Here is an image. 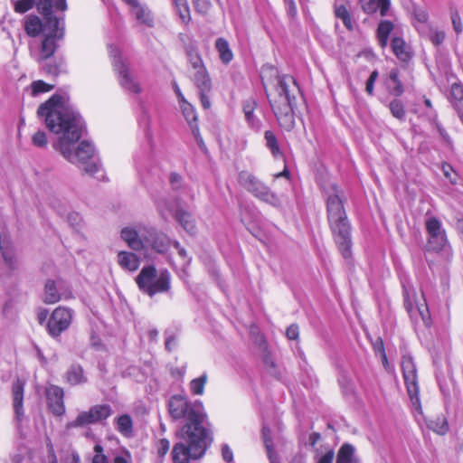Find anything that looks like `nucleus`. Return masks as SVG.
I'll return each mask as SVG.
<instances>
[{
	"instance_id": "nucleus-1",
	"label": "nucleus",
	"mask_w": 463,
	"mask_h": 463,
	"mask_svg": "<svg viewBox=\"0 0 463 463\" xmlns=\"http://www.w3.org/2000/svg\"><path fill=\"white\" fill-rule=\"evenodd\" d=\"M37 114L44 118L50 131L60 135L53 146L66 160L78 165L89 175L103 177L102 175H99L102 168L92 144L83 140L75 146L82 136L84 123L79 112L68 104L64 97L52 96L40 105Z\"/></svg>"
},
{
	"instance_id": "nucleus-2",
	"label": "nucleus",
	"mask_w": 463,
	"mask_h": 463,
	"mask_svg": "<svg viewBox=\"0 0 463 463\" xmlns=\"http://www.w3.org/2000/svg\"><path fill=\"white\" fill-rule=\"evenodd\" d=\"M298 94L299 88L290 75L279 76L277 87L268 94L277 119L286 130H291L295 126L294 108Z\"/></svg>"
},
{
	"instance_id": "nucleus-3",
	"label": "nucleus",
	"mask_w": 463,
	"mask_h": 463,
	"mask_svg": "<svg viewBox=\"0 0 463 463\" xmlns=\"http://www.w3.org/2000/svg\"><path fill=\"white\" fill-rule=\"evenodd\" d=\"M330 189L326 203L328 222L339 250L347 259L351 256V227L343 206L342 192L335 184Z\"/></svg>"
},
{
	"instance_id": "nucleus-4",
	"label": "nucleus",
	"mask_w": 463,
	"mask_h": 463,
	"mask_svg": "<svg viewBox=\"0 0 463 463\" xmlns=\"http://www.w3.org/2000/svg\"><path fill=\"white\" fill-rule=\"evenodd\" d=\"M52 7V0H42L37 5L38 10L45 16V28L48 29V33L42 42L40 52L35 57L38 62H43L52 56L57 48L56 40L63 36L62 18L53 14Z\"/></svg>"
},
{
	"instance_id": "nucleus-5",
	"label": "nucleus",
	"mask_w": 463,
	"mask_h": 463,
	"mask_svg": "<svg viewBox=\"0 0 463 463\" xmlns=\"http://www.w3.org/2000/svg\"><path fill=\"white\" fill-rule=\"evenodd\" d=\"M136 283L143 293L153 297L169 291L171 276L166 269L158 271L155 266L148 265L142 268L136 278Z\"/></svg>"
},
{
	"instance_id": "nucleus-6",
	"label": "nucleus",
	"mask_w": 463,
	"mask_h": 463,
	"mask_svg": "<svg viewBox=\"0 0 463 463\" xmlns=\"http://www.w3.org/2000/svg\"><path fill=\"white\" fill-rule=\"evenodd\" d=\"M184 431L187 433V444H175L171 453L174 463H190L203 456L202 429L190 424Z\"/></svg>"
},
{
	"instance_id": "nucleus-7",
	"label": "nucleus",
	"mask_w": 463,
	"mask_h": 463,
	"mask_svg": "<svg viewBox=\"0 0 463 463\" xmlns=\"http://www.w3.org/2000/svg\"><path fill=\"white\" fill-rule=\"evenodd\" d=\"M109 54L113 69L118 74L121 88L129 93L139 94L142 91V88L137 78L131 72L128 59L124 57L121 51L113 44L109 45Z\"/></svg>"
},
{
	"instance_id": "nucleus-8",
	"label": "nucleus",
	"mask_w": 463,
	"mask_h": 463,
	"mask_svg": "<svg viewBox=\"0 0 463 463\" xmlns=\"http://www.w3.org/2000/svg\"><path fill=\"white\" fill-rule=\"evenodd\" d=\"M239 182L249 193L259 200L276 208L281 206V201L279 195L251 173L241 171L239 174Z\"/></svg>"
},
{
	"instance_id": "nucleus-9",
	"label": "nucleus",
	"mask_w": 463,
	"mask_h": 463,
	"mask_svg": "<svg viewBox=\"0 0 463 463\" xmlns=\"http://www.w3.org/2000/svg\"><path fill=\"white\" fill-rule=\"evenodd\" d=\"M169 412L174 419L187 418V422L184 425L182 430L184 439L187 441V433L184 431L186 426L192 424L198 425L199 429L203 430L202 415L199 411L195 410L185 398L180 395H175L170 398L168 402Z\"/></svg>"
},
{
	"instance_id": "nucleus-10",
	"label": "nucleus",
	"mask_w": 463,
	"mask_h": 463,
	"mask_svg": "<svg viewBox=\"0 0 463 463\" xmlns=\"http://www.w3.org/2000/svg\"><path fill=\"white\" fill-rule=\"evenodd\" d=\"M404 307L412 319L420 318L424 325L429 326L430 315L429 308L423 294L416 296L414 290H404Z\"/></svg>"
},
{
	"instance_id": "nucleus-11",
	"label": "nucleus",
	"mask_w": 463,
	"mask_h": 463,
	"mask_svg": "<svg viewBox=\"0 0 463 463\" xmlns=\"http://www.w3.org/2000/svg\"><path fill=\"white\" fill-rule=\"evenodd\" d=\"M173 88L178 98L179 106L182 111V114L189 127V129L194 136V137L196 139L198 145L201 146L203 144V139L201 137L200 134V128H199V117L196 113L194 108L192 104H190L183 96L179 86L175 81L173 82Z\"/></svg>"
},
{
	"instance_id": "nucleus-12",
	"label": "nucleus",
	"mask_w": 463,
	"mask_h": 463,
	"mask_svg": "<svg viewBox=\"0 0 463 463\" xmlns=\"http://www.w3.org/2000/svg\"><path fill=\"white\" fill-rule=\"evenodd\" d=\"M425 228L429 235L428 249L433 251L443 250L448 246V239L441 222L436 217H429L425 221Z\"/></svg>"
},
{
	"instance_id": "nucleus-13",
	"label": "nucleus",
	"mask_w": 463,
	"mask_h": 463,
	"mask_svg": "<svg viewBox=\"0 0 463 463\" xmlns=\"http://www.w3.org/2000/svg\"><path fill=\"white\" fill-rule=\"evenodd\" d=\"M112 414V409L109 404H98L89 411H81L77 418L69 423V427L80 428L90 424H95L108 419Z\"/></svg>"
},
{
	"instance_id": "nucleus-14",
	"label": "nucleus",
	"mask_w": 463,
	"mask_h": 463,
	"mask_svg": "<svg viewBox=\"0 0 463 463\" xmlns=\"http://www.w3.org/2000/svg\"><path fill=\"white\" fill-rule=\"evenodd\" d=\"M73 317V310L64 307H56L47 324L49 334L53 336H59L62 332L67 330L71 324Z\"/></svg>"
},
{
	"instance_id": "nucleus-15",
	"label": "nucleus",
	"mask_w": 463,
	"mask_h": 463,
	"mask_svg": "<svg viewBox=\"0 0 463 463\" xmlns=\"http://www.w3.org/2000/svg\"><path fill=\"white\" fill-rule=\"evenodd\" d=\"M149 229L144 226L126 227L121 231V238L129 248L138 251L146 248V238Z\"/></svg>"
},
{
	"instance_id": "nucleus-16",
	"label": "nucleus",
	"mask_w": 463,
	"mask_h": 463,
	"mask_svg": "<svg viewBox=\"0 0 463 463\" xmlns=\"http://www.w3.org/2000/svg\"><path fill=\"white\" fill-rule=\"evenodd\" d=\"M402 368L403 372V378L407 386L408 393L411 401L419 402L418 398V382L417 371L412 358L409 355H404L402 361Z\"/></svg>"
},
{
	"instance_id": "nucleus-17",
	"label": "nucleus",
	"mask_w": 463,
	"mask_h": 463,
	"mask_svg": "<svg viewBox=\"0 0 463 463\" xmlns=\"http://www.w3.org/2000/svg\"><path fill=\"white\" fill-rule=\"evenodd\" d=\"M157 208L163 218L166 219L168 215H174L188 233L194 232L195 227L194 220L191 214L188 213L187 212H184L183 210L173 211L171 209H167L166 203L164 201L158 202Z\"/></svg>"
},
{
	"instance_id": "nucleus-18",
	"label": "nucleus",
	"mask_w": 463,
	"mask_h": 463,
	"mask_svg": "<svg viewBox=\"0 0 463 463\" xmlns=\"http://www.w3.org/2000/svg\"><path fill=\"white\" fill-rule=\"evenodd\" d=\"M47 405L50 411L56 416H61L65 412L63 402L64 392L62 388L51 385L46 389Z\"/></svg>"
},
{
	"instance_id": "nucleus-19",
	"label": "nucleus",
	"mask_w": 463,
	"mask_h": 463,
	"mask_svg": "<svg viewBox=\"0 0 463 463\" xmlns=\"http://www.w3.org/2000/svg\"><path fill=\"white\" fill-rule=\"evenodd\" d=\"M71 297V293L67 289H62V282L61 281H54V280H47L44 287V298L43 301L46 304H54L58 302L60 299L70 298Z\"/></svg>"
},
{
	"instance_id": "nucleus-20",
	"label": "nucleus",
	"mask_w": 463,
	"mask_h": 463,
	"mask_svg": "<svg viewBox=\"0 0 463 463\" xmlns=\"http://www.w3.org/2000/svg\"><path fill=\"white\" fill-rule=\"evenodd\" d=\"M171 245L170 239L163 234L156 232L154 229H149L146 238V248L150 247L158 253H165Z\"/></svg>"
},
{
	"instance_id": "nucleus-21",
	"label": "nucleus",
	"mask_w": 463,
	"mask_h": 463,
	"mask_svg": "<svg viewBox=\"0 0 463 463\" xmlns=\"http://www.w3.org/2000/svg\"><path fill=\"white\" fill-rule=\"evenodd\" d=\"M24 391V383L21 380L18 379L15 382H14L12 386L13 407L15 418L18 421H21L24 415L23 407Z\"/></svg>"
},
{
	"instance_id": "nucleus-22",
	"label": "nucleus",
	"mask_w": 463,
	"mask_h": 463,
	"mask_svg": "<svg viewBox=\"0 0 463 463\" xmlns=\"http://www.w3.org/2000/svg\"><path fill=\"white\" fill-rule=\"evenodd\" d=\"M45 19V16L43 15ZM45 21L43 22L37 15L30 14L24 18V28L25 33L30 37H37L42 33H48V29L45 28Z\"/></svg>"
},
{
	"instance_id": "nucleus-23",
	"label": "nucleus",
	"mask_w": 463,
	"mask_h": 463,
	"mask_svg": "<svg viewBox=\"0 0 463 463\" xmlns=\"http://www.w3.org/2000/svg\"><path fill=\"white\" fill-rule=\"evenodd\" d=\"M361 8L366 14H374L378 10L382 16L387 14L390 8V0H360Z\"/></svg>"
},
{
	"instance_id": "nucleus-24",
	"label": "nucleus",
	"mask_w": 463,
	"mask_h": 463,
	"mask_svg": "<svg viewBox=\"0 0 463 463\" xmlns=\"http://www.w3.org/2000/svg\"><path fill=\"white\" fill-rule=\"evenodd\" d=\"M66 383L71 385L83 384L88 382L87 376L84 374V370L81 365L78 364H71L64 375Z\"/></svg>"
},
{
	"instance_id": "nucleus-25",
	"label": "nucleus",
	"mask_w": 463,
	"mask_h": 463,
	"mask_svg": "<svg viewBox=\"0 0 463 463\" xmlns=\"http://www.w3.org/2000/svg\"><path fill=\"white\" fill-rule=\"evenodd\" d=\"M118 263L123 269L136 271L139 267L140 261L138 257L133 252L119 251L118 253Z\"/></svg>"
},
{
	"instance_id": "nucleus-26",
	"label": "nucleus",
	"mask_w": 463,
	"mask_h": 463,
	"mask_svg": "<svg viewBox=\"0 0 463 463\" xmlns=\"http://www.w3.org/2000/svg\"><path fill=\"white\" fill-rule=\"evenodd\" d=\"M413 24L417 31L420 34H425L427 33V29L430 26L429 22V13L423 7H415L413 9Z\"/></svg>"
},
{
	"instance_id": "nucleus-27",
	"label": "nucleus",
	"mask_w": 463,
	"mask_h": 463,
	"mask_svg": "<svg viewBox=\"0 0 463 463\" xmlns=\"http://www.w3.org/2000/svg\"><path fill=\"white\" fill-rule=\"evenodd\" d=\"M336 463H360L355 448L349 443H344L337 451Z\"/></svg>"
},
{
	"instance_id": "nucleus-28",
	"label": "nucleus",
	"mask_w": 463,
	"mask_h": 463,
	"mask_svg": "<svg viewBox=\"0 0 463 463\" xmlns=\"http://www.w3.org/2000/svg\"><path fill=\"white\" fill-rule=\"evenodd\" d=\"M392 49L395 56L402 61H407L411 58L410 46L400 37L392 40Z\"/></svg>"
},
{
	"instance_id": "nucleus-29",
	"label": "nucleus",
	"mask_w": 463,
	"mask_h": 463,
	"mask_svg": "<svg viewBox=\"0 0 463 463\" xmlns=\"http://www.w3.org/2000/svg\"><path fill=\"white\" fill-rule=\"evenodd\" d=\"M131 14L135 16V18L140 23L148 27H153L154 25V18L150 10L141 4L131 8Z\"/></svg>"
},
{
	"instance_id": "nucleus-30",
	"label": "nucleus",
	"mask_w": 463,
	"mask_h": 463,
	"mask_svg": "<svg viewBox=\"0 0 463 463\" xmlns=\"http://www.w3.org/2000/svg\"><path fill=\"white\" fill-rule=\"evenodd\" d=\"M215 48L222 63L228 64L232 61L233 53L225 39L218 38L215 42Z\"/></svg>"
},
{
	"instance_id": "nucleus-31",
	"label": "nucleus",
	"mask_w": 463,
	"mask_h": 463,
	"mask_svg": "<svg viewBox=\"0 0 463 463\" xmlns=\"http://www.w3.org/2000/svg\"><path fill=\"white\" fill-rule=\"evenodd\" d=\"M257 107V102L254 99H248L243 102L242 109L245 119L252 128H259V120L254 116V110Z\"/></svg>"
},
{
	"instance_id": "nucleus-32",
	"label": "nucleus",
	"mask_w": 463,
	"mask_h": 463,
	"mask_svg": "<svg viewBox=\"0 0 463 463\" xmlns=\"http://www.w3.org/2000/svg\"><path fill=\"white\" fill-rule=\"evenodd\" d=\"M449 101L458 112L463 111V85L454 83L450 89Z\"/></svg>"
},
{
	"instance_id": "nucleus-33",
	"label": "nucleus",
	"mask_w": 463,
	"mask_h": 463,
	"mask_svg": "<svg viewBox=\"0 0 463 463\" xmlns=\"http://www.w3.org/2000/svg\"><path fill=\"white\" fill-rule=\"evenodd\" d=\"M392 30L393 24L389 21H383L379 24L377 36L382 48H385L387 46L388 38Z\"/></svg>"
},
{
	"instance_id": "nucleus-34",
	"label": "nucleus",
	"mask_w": 463,
	"mask_h": 463,
	"mask_svg": "<svg viewBox=\"0 0 463 463\" xmlns=\"http://www.w3.org/2000/svg\"><path fill=\"white\" fill-rule=\"evenodd\" d=\"M335 458V451L328 446H324L320 449H317L314 457L316 463H333Z\"/></svg>"
},
{
	"instance_id": "nucleus-35",
	"label": "nucleus",
	"mask_w": 463,
	"mask_h": 463,
	"mask_svg": "<svg viewBox=\"0 0 463 463\" xmlns=\"http://www.w3.org/2000/svg\"><path fill=\"white\" fill-rule=\"evenodd\" d=\"M262 437L264 439L265 447L267 449L268 457L270 463H279V459L273 449V445L270 437V430L267 427L262 428Z\"/></svg>"
},
{
	"instance_id": "nucleus-36",
	"label": "nucleus",
	"mask_w": 463,
	"mask_h": 463,
	"mask_svg": "<svg viewBox=\"0 0 463 463\" xmlns=\"http://www.w3.org/2000/svg\"><path fill=\"white\" fill-rule=\"evenodd\" d=\"M117 430L125 436H128L133 430L132 419L129 415L124 414L117 419Z\"/></svg>"
},
{
	"instance_id": "nucleus-37",
	"label": "nucleus",
	"mask_w": 463,
	"mask_h": 463,
	"mask_svg": "<svg viewBox=\"0 0 463 463\" xmlns=\"http://www.w3.org/2000/svg\"><path fill=\"white\" fill-rule=\"evenodd\" d=\"M264 137L266 140V146L270 150L271 154L275 157L280 156L282 154L275 134L272 131L268 130L265 132Z\"/></svg>"
},
{
	"instance_id": "nucleus-38",
	"label": "nucleus",
	"mask_w": 463,
	"mask_h": 463,
	"mask_svg": "<svg viewBox=\"0 0 463 463\" xmlns=\"http://www.w3.org/2000/svg\"><path fill=\"white\" fill-rule=\"evenodd\" d=\"M389 109H390L392 115L395 118H397L401 121L405 120L406 111H405L404 104L402 103V100L393 99L392 101L390 102Z\"/></svg>"
},
{
	"instance_id": "nucleus-39",
	"label": "nucleus",
	"mask_w": 463,
	"mask_h": 463,
	"mask_svg": "<svg viewBox=\"0 0 463 463\" xmlns=\"http://www.w3.org/2000/svg\"><path fill=\"white\" fill-rule=\"evenodd\" d=\"M186 53L190 63L194 69H200L202 65V59L198 51V46L190 43L186 47Z\"/></svg>"
},
{
	"instance_id": "nucleus-40",
	"label": "nucleus",
	"mask_w": 463,
	"mask_h": 463,
	"mask_svg": "<svg viewBox=\"0 0 463 463\" xmlns=\"http://www.w3.org/2000/svg\"><path fill=\"white\" fill-rule=\"evenodd\" d=\"M335 14L337 18L341 19L345 25V27L349 30L353 29V23L350 16V14L347 8L344 5H335Z\"/></svg>"
},
{
	"instance_id": "nucleus-41",
	"label": "nucleus",
	"mask_w": 463,
	"mask_h": 463,
	"mask_svg": "<svg viewBox=\"0 0 463 463\" xmlns=\"http://www.w3.org/2000/svg\"><path fill=\"white\" fill-rule=\"evenodd\" d=\"M436 46L441 44L446 37L445 32L437 28L429 27L424 34Z\"/></svg>"
},
{
	"instance_id": "nucleus-42",
	"label": "nucleus",
	"mask_w": 463,
	"mask_h": 463,
	"mask_svg": "<svg viewBox=\"0 0 463 463\" xmlns=\"http://www.w3.org/2000/svg\"><path fill=\"white\" fill-rule=\"evenodd\" d=\"M175 9L184 23H187L190 20V12L186 0H174Z\"/></svg>"
},
{
	"instance_id": "nucleus-43",
	"label": "nucleus",
	"mask_w": 463,
	"mask_h": 463,
	"mask_svg": "<svg viewBox=\"0 0 463 463\" xmlns=\"http://www.w3.org/2000/svg\"><path fill=\"white\" fill-rule=\"evenodd\" d=\"M430 428L439 435H444L449 430L448 423L445 419L439 418L436 420H432L430 423Z\"/></svg>"
},
{
	"instance_id": "nucleus-44",
	"label": "nucleus",
	"mask_w": 463,
	"mask_h": 463,
	"mask_svg": "<svg viewBox=\"0 0 463 463\" xmlns=\"http://www.w3.org/2000/svg\"><path fill=\"white\" fill-rule=\"evenodd\" d=\"M33 95L48 92L53 89V85L47 84L43 80H35L31 84Z\"/></svg>"
},
{
	"instance_id": "nucleus-45",
	"label": "nucleus",
	"mask_w": 463,
	"mask_h": 463,
	"mask_svg": "<svg viewBox=\"0 0 463 463\" xmlns=\"http://www.w3.org/2000/svg\"><path fill=\"white\" fill-rule=\"evenodd\" d=\"M35 5V0H18L14 2V11L24 14L31 10Z\"/></svg>"
},
{
	"instance_id": "nucleus-46",
	"label": "nucleus",
	"mask_w": 463,
	"mask_h": 463,
	"mask_svg": "<svg viewBox=\"0 0 463 463\" xmlns=\"http://www.w3.org/2000/svg\"><path fill=\"white\" fill-rule=\"evenodd\" d=\"M32 142L37 147H45L48 143L45 132L43 130H38L33 136Z\"/></svg>"
},
{
	"instance_id": "nucleus-47",
	"label": "nucleus",
	"mask_w": 463,
	"mask_h": 463,
	"mask_svg": "<svg viewBox=\"0 0 463 463\" xmlns=\"http://www.w3.org/2000/svg\"><path fill=\"white\" fill-rule=\"evenodd\" d=\"M170 448V442L166 439H161L156 445L157 455L163 460L164 457L167 454Z\"/></svg>"
},
{
	"instance_id": "nucleus-48",
	"label": "nucleus",
	"mask_w": 463,
	"mask_h": 463,
	"mask_svg": "<svg viewBox=\"0 0 463 463\" xmlns=\"http://www.w3.org/2000/svg\"><path fill=\"white\" fill-rule=\"evenodd\" d=\"M43 69L46 73L56 76L61 71V64L57 63L56 61H50L43 65Z\"/></svg>"
},
{
	"instance_id": "nucleus-49",
	"label": "nucleus",
	"mask_w": 463,
	"mask_h": 463,
	"mask_svg": "<svg viewBox=\"0 0 463 463\" xmlns=\"http://www.w3.org/2000/svg\"><path fill=\"white\" fill-rule=\"evenodd\" d=\"M451 22L454 31L457 34H459L463 31V26L461 23L460 16L458 12H453L451 14Z\"/></svg>"
},
{
	"instance_id": "nucleus-50",
	"label": "nucleus",
	"mask_w": 463,
	"mask_h": 463,
	"mask_svg": "<svg viewBox=\"0 0 463 463\" xmlns=\"http://www.w3.org/2000/svg\"><path fill=\"white\" fill-rule=\"evenodd\" d=\"M191 391L194 394L203 392V377H198L191 382Z\"/></svg>"
},
{
	"instance_id": "nucleus-51",
	"label": "nucleus",
	"mask_w": 463,
	"mask_h": 463,
	"mask_svg": "<svg viewBox=\"0 0 463 463\" xmlns=\"http://www.w3.org/2000/svg\"><path fill=\"white\" fill-rule=\"evenodd\" d=\"M113 463H132L131 454L128 451H124L114 458Z\"/></svg>"
},
{
	"instance_id": "nucleus-52",
	"label": "nucleus",
	"mask_w": 463,
	"mask_h": 463,
	"mask_svg": "<svg viewBox=\"0 0 463 463\" xmlns=\"http://www.w3.org/2000/svg\"><path fill=\"white\" fill-rule=\"evenodd\" d=\"M441 170L444 175L449 179L452 184H456V179L452 178L453 168L447 163L442 164Z\"/></svg>"
},
{
	"instance_id": "nucleus-53",
	"label": "nucleus",
	"mask_w": 463,
	"mask_h": 463,
	"mask_svg": "<svg viewBox=\"0 0 463 463\" xmlns=\"http://www.w3.org/2000/svg\"><path fill=\"white\" fill-rule=\"evenodd\" d=\"M286 335H287L288 339L296 340L298 337V335H299V331H298V326L291 325L290 326H288L287 331H286Z\"/></svg>"
},
{
	"instance_id": "nucleus-54",
	"label": "nucleus",
	"mask_w": 463,
	"mask_h": 463,
	"mask_svg": "<svg viewBox=\"0 0 463 463\" xmlns=\"http://www.w3.org/2000/svg\"><path fill=\"white\" fill-rule=\"evenodd\" d=\"M169 181L174 190H177L181 186L182 178L176 173H172L170 175Z\"/></svg>"
},
{
	"instance_id": "nucleus-55",
	"label": "nucleus",
	"mask_w": 463,
	"mask_h": 463,
	"mask_svg": "<svg viewBox=\"0 0 463 463\" xmlns=\"http://www.w3.org/2000/svg\"><path fill=\"white\" fill-rule=\"evenodd\" d=\"M390 93L399 97L403 93V86L401 81L393 82V87L390 88Z\"/></svg>"
},
{
	"instance_id": "nucleus-56",
	"label": "nucleus",
	"mask_w": 463,
	"mask_h": 463,
	"mask_svg": "<svg viewBox=\"0 0 463 463\" xmlns=\"http://www.w3.org/2000/svg\"><path fill=\"white\" fill-rule=\"evenodd\" d=\"M222 458L227 462H232L233 459V454L228 445H223L222 449Z\"/></svg>"
},
{
	"instance_id": "nucleus-57",
	"label": "nucleus",
	"mask_w": 463,
	"mask_h": 463,
	"mask_svg": "<svg viewBox=\"0 0 463 463\" xmlns=\"http://www.w3.org/2000/svg\"><path fill=\"white\" fill-rule=\"evenodd\" d=\"M165 348L168 350V351H172L174 349V347L176 345V339L175 336L171 335V336H168L166 339H165Z\"/></svg>"
},
{
	"instance_id": "nucleus-58",
	"label": "nucleus",
	"mask_w": 463,
	"mask_h": 463,
	"mask_svg": "<svg viewBox=\"0 0 463 463\" xmlns=\"http://www.w3.org/2000/svg\"><path fill=\"white\" fill-rule=\"evenodd\" d=\"M203 439H204V450H205L207 444H211L213 442V440L212 432L209 433L205 427H204V436H203Z\"/></svg>"
},
{
	"instance_id": "nucleus-59",
	"label": "nucleus",
	"mask_w": 463,
	"mask_h": 463,
	"mask_svg": "<svg viewBox=\"0 0 463 463\" xmlns=\"http://www.w3.org/2000/svg\"><path fill=\"white\" fill-rule=\"evenodd\" d=\"M91 463H109L107 456H94Z\"/></svg>"
},
{
	"instance_id": "nucleus-60",
	"label": "nucleus",
	"mask_w": 463,
	"mask_h": 463,
	"mask_svg": "<svg viewBox=\"0 0 463 463\" xmlns=\"http://www.w3.org/2000/svg\"><path fill=\"white\" fill-rule=\"evenodd\" d=\"M55 8L61 11H65L67 8L66 1L65 0H57L55 2Z\"/></svg>"
},
{
	"instance_id": "nucleus-61",
	"label": "nucleus",
	"mask_w": 463,
	"mask_h": 463,
	"mask_svg": "<svg viewBox=\"0 0 463 463\" xmlns=\"http://www.w3.org/2000/svg\"><path fill=\"white\" fill-rule=\"evenodd\" d=\"M66 463H80V456L78 454H72L66 458Z\"/></svg>"
},
{
	"instance_id": "nucleus-62",
	"label": "nucleus",
	"mask_w": 463,
	"mask_h": 463,
	"mask_svg": "<svg viewBox=\"0 0 463 463\" xmlns=\"http://www.w3.org/2000/svg\"><path fill=\"white\" fill-rule=\"evenodd\" d=\"M94 456H106L105 454H103V447L100 444H96L94 446Z\"/></svg>"
},
{
	"instance_id": "nucleus-63",
	"label": "nucleus",
	"mask_w": 463,
	"mask_h": 463,
	"mask_svg": "<svg viewBox=\"0 0 463 463\" xmlns=\"http://www.w3.org/2000/svg\"><path fill=\"white\" fill-rule=\"evenodd\" d=\"M373 86H374V82H372L369 80L366 81L365 90L369 95L373 94Z\"/></svg>"
},
{
	"instance_id": "nucleus-64",
	"label": "nucleus",
	"mask_w": 463,
	"mask_h": 463,
	"mask_svg": "<svg viewBox=\"0 0 463 463\" xmlns=\"http://www.w3.org/2000/svg\"><path fill=\"white\" fill-rule=\"evenodd\" d=\"M390 80L392 82L400 81L399 79H398V71H397V70H392L391 71V72H390Z\"/></svg>"
}]
</instances>
